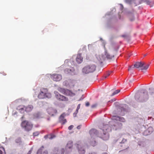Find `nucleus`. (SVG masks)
<instances>
[{"label":"nucleus","mask_w":154,"mask_h":154,"mask_svg":"<svg viewBox=\"0 0 154 154\" xmlns=\"http://www.w3.org/2000/svg\"><path fill=\"white\" fill-rule=\"evenodd\" d=\"M108 125H104V124H101L99 126V128L102 129L103 132V134H100L97 130L95 129H92L89 131V133L91 137L90 143L93 146H94L96 145V142L95 140L97 137H99L104 140H108L109 137V132L111 131V128H108Z\"/></svg>","instance_id":"1"},{"label":"nucleus","mask_w":154,"mask_h":154,"mask_svg":"<svg viewBox=\"0 0 154 154\" xmlns=\"http://www.w3.org/2000/svg\"><path fill=\"white\" fill-rule=\"evenodd\" d=\"M139 96V95L136 93L135 95V100L137 101L143 102L146 101L148 99V92L145 90H142Z\"/></svg>","instance_id":"2"},{"label":"nucleus","mask_w":154,"mask_h":154,"mask_svg":"<svg viewBox=\"0 0 154 154\" xmlns=\"http://www.w3.org/2000/svg\"><path fill=\"white\" fill-rule=\"evenodd\" d=\"M114 56L110 55L107 52V51L105 50L104 54L97 56V58L100 63H101L106 58L107 59H111Z\"/></svg>","instance_id":"3"},{"label":"nucleus","mask_w":154,"mask_h":154,"mask_svg":"<svg viewBox=\"0 0 154 154\" xmlns=\"http://www.w3.org/2000/svg\"><path fill=\"white\" fill-rule=\"evenodd\" d=\"M96 66L94 64L88 65L85 66L82 69V72L85 74H88L94 72L96 70Z\"/></svg>","instance_id":"4"},{"label":"nucleus","mask_w":154,"mask_h":154,"mask_svg":"<svg viewBox=\"0 0 154 154\" xmlns=\"http://www.w3.org/2000/svg\"><path fill=\"white\" fill-rule=\"evenodd\" d=\"M106 125H108V128L110 127L111 130H112V128L109 125L112 126L113 127L112 129L115 130L121 128L122 126V124L121 123L117 122L115 120L112 119V121L109 122V124H106Z\"/></svg>","instance_id":"5"},{"label":"nucleus","mask_w":154,"mask_h":154,"mask_svg":"<svg viewBox=\"0 0 154 154\" xmlns=\"http://www.w3.org/2000/svg\"><path fill=\"white\" fill-rule=\"evenodd\" d=\"M38 97L41 99L46 98H50L51 97V94L48 92L47 89L43 88L41 90L40 92L38 95Z\"/></svg>","instance_id":"6"},{"label":"nucleus","mask_w":154,"mask_h":154,"mask_svg":"<svg viewBox=\"0 0 154 154\" xmlns=\"http://www.w3.org/2000/svg\"><path fill=\"white\" fill-rule=\"evenodd\" d=\"M21 126L25 130L29 131L31 130L33 125L30 122L25 120L22 122Z\"/></svg>","instance_id":"7"},{"label":"nucleus","mask_w":154,"mask_h":154,"mask_svg":"<svg viewBox=\"0 0 154 154\" xmlns=\"http://www.w3.org/2000/svg\"><path fill=\"white\" fill-rule=\"evenodd\" d=\"M114 104L118 110H120L121 112L128 111V106L127 105L125 104H120L117 102H115Z\"/></svg>","instance_id":"8"},{"label":"nucleus","mask_w":154,"mask_h":154,"mask_svg":"<svg viewBox=\"0 0 154 154\" xmlns=\"http://www.w3.org/2000/svg\"><path fill=\"white\" fill-rule=\"evenodd\" d=\"M57 90L60 92L65 95L70 96H73L75 95L74 93L67 89L59 87L58 88Z\"/></svg>","instance_id":"9"},{"label":"nucleus","mask_w":154,"mask_h":154,"mask_svg":"<svg viewBox=\"0 0 154 154\" xmlns=\"http://www.w3.org/2000/svg\"><path fill=\"white\" fill-rule=\"evenodd\" d=\"M54 94H55V96L56 98L60 100L67 101L68 100V98L64 96L61 95L57 91H54Z\"/></svg>","instance_id":"10"},{"label":"nucleus","mask_w":154,"mask_h":154,"mask_svg":"<svg viewBox=\"0 0 154 154\" xmlns=\"http://www.w3.org/2000/svg\"><path fill=\"white\" fill-rule=\"evenodd\" d=\"M73 146L72 142L70 141L68 142L66 147V154H69L72 149V147Z\"/></svg>","instance_id":"11"},{"label":"nucleus","mask_w":154,"mask_h":154,"mask_svg":"<svg viewBox=\"0 0 154 154\" xmlns=\"http://www.w3.org/2000/svg\"><path fill=\"white\" fill-rule=\"evenodd\" d=\"M51 78L55 81H59L62 79V76L60 74H53L51 76Z\"/></svg>","instance_id":"12"},{"label":"nucleus","mask_w":154,"mask_h":154,"mask_svg":"<svg viewBox=\"0 0 154 154\" xmlns=\"http://www.w3.org/2000/svg\"><path fill=\"white\" fill-rule=\"evenodd\" d=\"M144 65L145 63H144L137 62L134 64V66H132L129 67L128 69V70L130 71L132 68H134V67L137 68L139 67H141L142 66H143Z\"/></svg>","instance_id":"13"},{"label":"nucleus","mask_w":154,"mask_h":154,"mask_svg":"<svg viewBox=\"0 0 154 154\" xmlns=\"http://www.w3.org/2000/svg\"><path fill=\"white\" fill-rule=\"evenodd\" d=\"M77 148L80 154H85V152L83 146L81 144H77Z\"/></svg>","instance_id":"14"},{"label":"nucleus","mask_w":154,"mask_h":154,"mask_svg":"<svg viewBox=\"0 0 154 154\" xmlns=\"http://www.w3.org/2000/svg\"><path fill=\"white\" fill-rule=\"evenodd\" d=\"M64 72L66 74H69L72 75L75 74V69L72 67H70L69 69H66L64 70Z\"/></svg>","instance_id":"15"},{"label":"nucleus","mask_w":154,"mask_h":154,"mask_svg":"<svg viewBox=\"0 0 154 154\" xmlns=\"http://www.w3.org/2000/svg\"><path fill=\"white\" fill-rule=\"evenodd\" d=\"M47 111L48 113L51 116H54L57 113V110L52 108H49Z\"/></svg>","instance_id":"16"},{"label":"nucleus","mask_w":154,"mask_h":154,"mask_svg":"<svg viewBox=\"0 0 154 154\" xmlns=\"http://www.w3.org/2000/svg\"><path fill=\"white\" fill-rule=\"evenodd\" d=\"M66 115L65 113H63L60 115L59 117V122L61 123L62 124H64L67 122L66 119H64V117L66 116Z\"/></svg>","instance_id":"17"},{"label":"nucleus","mask_w":154,"mask_h":154,"mask_svg":"<svg viewBox=\"0 0 154 154\" xmlns=\"http://www.w3.org/2000/svg\"><path fill=\"white\" fill-rule=\"evenodd\" d=\"M153 129L151 127H149L148 128L145 130L143 133V134L144 136H147L151 134L153 131Z\"/></svg>","instance_id":"18"},{"label":"nucleus","mask_w":154,"mask_h":154,"mask_svg":"<svg viewBox=\"0 0 154 154\" xmlns=\"http://www.w3.org/2000/svg\"><path fill=\"white\" fill-rule=\"evenodd\" d=\"M112 119L114 120L117 122L118 121L122 122H124L125 121V119L123 117H120L117 116H113Z\"/></svg>","instance_id":"19"},{"label":"nucleus","mask_w":154,"mask_h":154,"mask_svg":"<svg viewBox=\"0 0 154 154\" xmlns=\"http://www.w3.org/2000/svg\"><path fill=\"white\" fill-rule=\"evenodd\" d=\"M127 140L124 138H122L121 137H120L116 140L114 142L115 143H119L121 144H123L126 142Z\"/></svg>","instance_id":"20"},{"label":"nucleus","mask_w":154,"mask_h":154,"mask_svg":"<svg viewBox=\"0 0 154 154\" xmlns=\"http://www.w3.org/2000/svg\"><path fill=\"white\" fill-rule=\"evenodd\" d=\"M83 58L82 57L81 54H78L77 56L76 60L78 64L81 63L82 61Z\"/></svg>","instance_id":"21"},{"label":"nucleus","mask_w":154,"mask_h":154,"mask_svg":"<svg viewBox=\"0 0 154 154\" xmlns=\"http://www.w3.org/2000/svg\"><path fill=\"white\" fill-rule=\"evenodd\" d=\"M25 111L27 112H29L32 111L33 109V106L32 105H29L26 107L24 106Z\"/></svg>","instance_id":"22"},{"label":"nucleus","mask_w":154,"mask_h":154,"mask_svg":"<svg viewBox=\"0 0 154 154\" xmlns=\"http://www.w3.org/2000/svg\"><path fill=\"white\" fill-rule=\"evenodd\" d=\"M44 148L43 146H42L38 150L37 154H48V151L47 150H45L43 153H42V150Z\"/></svg>","instance_id":"23"},{"label":"nucleus","mask_w":154,"mask_h":154,"mask_svg":"<svg viewBox=\"0 0 154 154\" xmlns=\"http://www.w3.org/2000/svg\"><path fill=\"white\" fill-rule=\"evenodd\" d=\"M33 118L35 119H38L42 118L41 114L39 112L35 113L33 115Z\"/></svg>","instance_id":"24"},{"label":"nucleus","mask_w":154,"mask_h":154,"mask_svg":"<svg viewBox=\"0 0 154 154\" xmlns=\"http://www.w3.org/2000/svg\"><path fill=\"white\" fill-rule=\"evenodd\" d=\"M15 142L19 145H22L23 144V142L21 140V138L20 137H18L15 140Z\"/></svg>","instance_id":"25"},{"label":"nucleus","mask_w":154,"mask_h":154,"mask_svg":"<svg viewBox=\"0 0 154 154\" xmlns=\"http://www.w3.org/2000/svg\"><path fill=\"white\" fill-rule=\"evenodd\" d=\"M17 109L19 110V111L21 113H23L25 111L24 106L23 107H21V106H19L17 108Z\"/></svg>","instance_id":"26"},{"label":"nucleus","mask_w":154,"mask_h":154,"mask_svg":"<svg viewBox=\"0 0 154 154\" xmlns=\"http://www.w3.org/2000/svg\"><path fill=\"white\" fill-rule=\"evenodd\" d=\"M55 137V136L54 135L51 134L49 135H46L44 136V138L45 139L48 138L50 139H52L54 138Z\"/></svg>","instance_id":"27"},{"label":"nucleus","mask_w":154,"mask_h":154,"mask_svg":"<svg viewBox=\"0 0 154 154\" xmlns=\"http://www.w3.org/2000/svg\"><path fill=\"white\" fill-rule=\"evenodd\" d=\"M5 152L4 148L2 147H0V154H5Z\"/></svg>","instance_id":"28"},{"label":"nucleus","mask_w":154,"mask_h":154,"mask_svg":"<svg viewBox=\"0 0 154 154\" xmlns=\"http://www.w3.org/2000/svg\"><path fill=\"white\" fill-rule=\"evenodd\" d=\"M134 0H125V2L127 4H131Z\"/></svg>","instance_id":"29"},{"label":"nucleus","mask_w":154,"mask_h":154,"mask_svg":"<svg viewBox=\"0 0 154 154\" xmlns=\"http://www.w3.org/2000/svg\"><path fill=\"white\" fill-rule=\"evenodd\" d=\"M120 91V90H117L115 91L112 93V94L111 95V96H113L117 94Z\"/></svg>","instance_id":"30"},{"label":"nucleus","mask_w":154,"mask_h":154,"mask_svg":"<svg viewBox=\"0 0 154 154\" xmlns=\"http://www.w3.org/2000/svg\"><path fill=\"white\" fill-rule=\"evenodd\" d=\"M138 144L140 146H144L145 145V143L144 142L139 141L138 143Z\"/></svg>","instance_id":"31"},{"label":"nucleus","mask_w":154,"mask_h":154,"mask_svg":"<svg viewBox=\"0 0 154 154\" xmlns=\"http://www.w3.org/2000/svg\"><path fill=\"white\" fill-rule=\"evenodd\" d=\"M149 66V65L147 64L145 66H142V68H141L142 70H146L148 68Z\"/></svg>","instance_id":"32"},{"label":"nucleus","mask_w":154,"mask_h":154,"mask_svg":"<svg viewBox=\"0 0 154 154\" xmlns=\"http://www.w3.org/2000/svg\"><path fill=\"white\" fill-rule=\"evenodd\" d=\"M63 85L67 87L69 85V83L67 81H65L63 82Z\"/></svg>","instance_id":"33"},{"label":"nucleus","mask_w":154,"mask_h":154,"mask_svg":"<svg viewBox=\"0 0 154 154\" xmlns=\"http://www.w3.org/2000/svg\"><path fill=\"white\" fill-rule=\"evenodd\" d=\"M115 100H116L115 99H112L111 100L108 101V102H107V105L109 106V103H112L113 102L115 101Z\"/></svg>","instance_id":"34"},{"label":"nucleus","mask_w":154,"mask_h":154,"mask_svg":"<svg viewBox=\"0 0 154 154\" xmlns=\"http://www.w3.org/2000/svg\"><path fill=\"white\" fill-rule=\"evenodd\" d=\"M119 5H120V10L121 11H122V12H121V13L124 12V11H123V8H124L123 5L122 4H120Z\"/></svg>","instance_id":"35"},{"label":"nucleus","mask_w":154,"mask_h":154,"mask_svg":"<svg viewBox=\"0 0 154 154\" xmlns=\"http://www.w3.org/2000/svg\"><path fill=\"white\" fill-rule=\"evenodd\" d=\"M149 90L151 91L150 92V93L152 95L153 93L154 92V89L152 88H151L149 89Z\"/></svg>","instance_id":"36"},{"label":"nucleus","mask_w":154,"mask_h":154,"mask_svg":"<svg viewBox=\"0 0 154 154\" xmlns=\"http://www.w3.org/2000/svg\"><path fill=\"white\" fill-rule=\"evenodd\" d=\"M39 133L38 131H36L33 133V135L34 136H36L38 135Z\"/></svg>","instance_id":"37"},{"label":"nucleus","mask_w":154,"mask_h":154,"mask_svg":"<svg viewBox=\"0 0 154 154\" xmlns=\"http://www.w3.org/2000/svg\"><path fill=\"white\" fill-rule=\"evenodd\" d=\"M79 110L76 109L75 112L73 113V116L74 117H75L76 114L78 113Z\"/></svg>","instance_id":"38"},{"label":"nucleus","mask_w":154,"mask_h":154,"mask_svg":"<svg viewBox=\"0 0 154 154\" xmlns=\"http://www.w3.org/2000/svg\"><path fill=\"white\" fill-rule=\"evenodd\" d=\"M73 125H71L68 127V129L69 130H71L73 128Z\"/></svg>","instance_id":"39"},{"label":"nucleus","mask_w":154,"mask_h":154,"mask_svg":"<svg viewBox=\"0 0 154 154\" xmlns=\"http://www.w3.org/2000/svg\"><path fill=\"white\" fill-rule=\"evenodd\" d=\"M33 150V148L32 147L31 148L30 150L28 152L27 154H31L32 151Z\"/></svg>","instance_id":"40"},{"label":"nucleus","mask_w":154,"mask_h":154,"mask_svg":"<svg viewBox=\"0 0 154 154\" xmlns=\"http://www.w3.org/2000/svg\"><path fill=\"white\" fill-rule=\"evenodd\" d=\"M65 151L64 149H62L61 150V154H64Z\"/></svg>","instance_id":"41"},{"label":"nucleus","mask_w":154,"mask_h":154,"mask_svg":"<svg viewBox=\"0 0 154 154\" xmlns=\"http://www.w3.org/2000/svg\"><path fill=\"white\" fill-rule=\"evenodd\" d=\"M97 105L96 104H93L91 106V108H94L96 107Z\"/></svg>","instance_id":"42"},{"label":"nucleus","mask_w":154,"mask_h":154,"mask_svg":"<svg viewBox=\"0 0 154 154\" xmlns=\"http://www.w3.org/2000/svg\"><path fill=\"white\" fill-rule=\"evenodd\" d=\"M88 154H97V153L94 152H89Z\"/></svg>","instance_id":"43"},{"label":"nucleus","mask_w":154,"mask_h":154,"mask_svg":"<svg viewBox=\"0 0 154 154\" xmlns=\"http://www.w3.org/2000/svg\"><path fill=\"white\" fill-rule=\"evenodd\" d=\"M142 1L144 2H146V3L148 4L149 2V1L148 0H141Z\"/></svg>","instance_id":"44"},{"label":"nucleus","mask_w":154,"mask_h":154,"mask_svg":"<svg viewBox=\"0 0 154 154\" xmlns=\"http://www.w3.org/2000/svg\"><path fill=\"white\" fill-rule=\"evenodd\" d=\"M89 103L88 102H87L86 104H85V106H89Z\"/></svg>","instance_id":"45"},{"label":"nucleus","mask_w":154,"mask_h":154,"mask_svg":"<svg viewBox=\"0 0 154 154\" xmlns=\"http://www.w3.org/2000/svg\"><path fill=\"white\" fill-rule=\"evenodd\" d=\"M81 125H79L77 127V128L78 129H80L81 128Z\"/></svg>","instance_id":"46"},{"label":"nucleus","mask_w":154,"mask_h":154,"mask_svg":"<svg viewBox=\"0 0 154 154\" xmlns=\"http://www.w3.org/2000/svg\"><path fill=\"white\" fill-rule=\"evenodd\" d=\"M130 19L131 21L134 20V18L133 16L131 18H130Z\"/></svg>","instance_id":"47"},{"label":"nucleus","mask_w":154,"mask_h":154,"mask_svg":"<svg viewBox=\"0 0 154 154\" xmlns=\"http://www.w3.org/2000/svg\"><path fill=\"white\" fill-rule=\"evenodd\" d=\"M80 104H79L78 105L76 109L79 110L80 108Z\"/></svg>","instance_id":"48"},{"label":"nucleus","mask_w":154,"mask_h":154,"mask_svg":"<svg viewBox=\"0 0 154 154\" xmlns=\"http://www.w3.org/2000/svg\"><path fill=\"white\" fill-rule=\"evenodd\" d=\"M16 112L15 111H13L12 112V115H15L16 114Z\"/></svg>","instance_id":"49"},{"label":"nucleus","mask_w":154,"mask_h":154,"mask_svg":"<svg viewBox=\"0 0 154 154\" xmlns=\"http://www.w3.org/2000/svg\"><path fill=\"white\" fill-rule=\"evenodd\" d=\"M109 75H110L109 73H107V75L105 76V78H106L108 76H109Z\"/></svg>","instance_id":"50"},{"label":"nucleus","mask_w":154,"mask_h":154,"mask_svg":"<svg viewBox=\"0 0 154 154\" xmlns=\"http://www.w3.org/2000/svg\"><path fill=\"white\" fill-rule=\"evenodd\" d=\"M100 40H102V41H103V44L104 45H105V42H104L103 41V39H102V38H100Z\"/></svg>","instance_id":"51"},{"label":"nucleus","mask_w":154,"mask_h":154,"mask_svg":"<svg viewBox=\"0 0 154 154\" xmlns=\"http://www.w3.org/2000/svg\"><path fill=\"white\" fill-rule=\"evenodd\" d=\"M83 99V98H82V97H81V98L79 99V101H80V100H82Z\"/></svg>","instance_id":"52"},{"label":"nucleus","mask_w":154,"mask_h":154,"mask_svg":"<svg viewBox=\"0 0 154 154\" xmlns=\"http://www.w3.org/2000/svg\"><path fill=\"white\" fill-rule=\"evenodd\" d=\"M111 14V12H109V14H108V13L107 14H106V15H110Z\"/></svg>","instance_id":"53"},{"label":"nucleus","mask_w":154,"mask_h":154,"mask_svg":"<svg viewBox=\"0 0 154 154\" xmlns=\"http://www.w3.org/2000/svg\"><path fill=\"white\" fill-rule=\"evenodd\" d=\"M68 60H66L65 61V63L67 62H68Z\"/></svg>","instance_id":"54"},{"label":"nucleus","mask_w":154,"mask_h":154,"mask_svg":"<svg viewBox=\"0 0 154 154\" xmlns=\"http://www.w3.org/2000/svg\"><path fill=\"white\" fill-rule=\"evenodd\" d=\"M122 36L123 37H125L126 36V35H123Z\"/></svg>","instance_id":"55"},{"label":"nucleus","mask_w":154,"mask_h":154,"mask_svg":"<svg viewBox=\"0 0 154 154\" xmlns=\"http://www.w3.org/2000/svg\"><path fill=\"white\" fill-rule=\"evenodd\" d=\"M91 45H90V44H89L88 45V48H89L90 47H91Z\"/></svg>","instance_id":"56"},{"label":"nucleus","mask_w":154,"mask_h":154,"mask_svg":"<svg viewBox=\"0 0 154 154\" xmlns=\"http://www.w3.org/2000/svg\"><path fill=\"white\" fill-rule=\"evenodd\" d=\"M18 100H21V101H22V99H19Z\"/></svg>","instance_id":"57"},{"label":"nucleus","mask_w":154,"mask_h":154,"mask_svg":"<svg viewBox=\"0 0 154 154\" xmlns=\"http://www.w3.org/2000/svg\"><path fill=\"white\" fill-rule=\"evenodd\" d=\"M112 11H116V9H115V8H113V10H112Z\"/></svg>","instance_id":"58"},{"label":"nucleus","mask_w":154,"mask_h":154,"mask_svg":"<svg viewBox=\"0 0 154 154\" xmlns=\"http://www.w3.org/2000/svg\"><path fill=\"white\" fill-rule=\"evenodd\" d=\"M102 154H108L106 153H103Z\"/></svg>","instance_id":"59"},{"label":"nucleus","mask_w":154,"mask_h":154,"mask_svg":"<svg viewBox=\"0 0 154 154\" xmlns=\"http://www.w3.org/2000/svg\"><path fill=\"white\" fill-rule=\"evenodd\" d=\"M120 17H119V18L120 19H121V18H120V15L119 16Z\"/></svg>","instance_id":"60"},{"label":"nucleus","mask_w":154,"mask_h":154,"mask_svg":"<svg viewBox=\"0 0 154 154\" xmlns=\"http://www.w3.org/2000/svg\"><path fill=\"white\" fill-rule=\"evenodd\" d=\"M47 120H49V118H48Z\"/></svg>","instance_id":"61"},{"label":"nucleus","mask_w":154,"mask_h":154,"mask_svg":"<svg viewBox=\"0 0 154 154\" xmlns=\"http://www.w3.org/2000/svg\"><path fill=\"white\" fill-rule=\"evenodd\" d=\"M23 116H22V117H21V118L22 119H23Z\"/></svg>","instance_id":"62"},{"label":"nucleus","mask_w":154,"mask_h":154,"mask_svg":"<svg viewBox=\"0 0 154 154\" xmlns=\"http://www.w3.org/2000/svg\"><path fill=\"white\" fill-rule=\"evenodd\" d=\"M120 146H122V145H120Z\"/></svg>","instance_id":"63"}]
</instances>
